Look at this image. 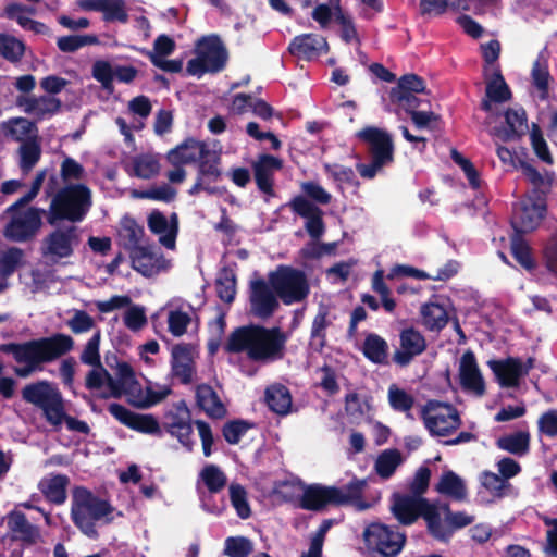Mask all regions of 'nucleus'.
I'll use <instances>...</instances> for the list:
<instances>
[{
  "mask_svg": "<svg viewBox=\"0 0 557 557\" xmlns=\"http://www.w3.org/2000/svg\"><path fill=\"white\" fill-rule=\"evenodd\" d=\"M287 335L278 327L250 324L235 329L224 346L226 352H246L255 362H273L284 358Z\"/></svg>",
  "mask_w": 557,
  "mask_h": 557,
  "instance_id": "1",
  "label": "nucleus"
},
{
  "mask_svg": "<svg viewBox=\"0 0 557 557\" xmlns=\"http://www.w3.org/2000/svg\"><path fill=\"white\" fill-rule=\"evenodd\" d=\"M73 338L63 333L30 339L24 343L0 344V352L12 355L23 367L14 368V373L22 379L30 376L34 372L42 370V363L52 362L73 349Z\"/></svg>",
  "mask_w": 557,
  "mask_h": 557,
  "instance_id": "2",
  "label": "nucleus"
},
{
  "mask_svg": "<svg viewBox=\"0 0 557 557\" xmlns=\"http://www.w3.org/2000/svg\"><path fill=\"white\" fill-rule=\"evenodd\" d=\"M367 481L354 478L343 487L321 484L306 485L298 499V507L309 511H321L329 505H354L358 510H366L369 504L363 500Z\"/></svg>",
  "mask_w": 557,
  "mask_h": 557,
  "instance_id": "3",
  "label": "nucleus"
},
{
  "mask_svg": "<svg viewBox=\"0 0 557 557\" xmlns=\"http://www.w3.org/2000/svg\"><path fill=\"white\" fill-rule=\"evenodd\" d=\"M115 508L106 499L95 495L84 486H77L73 491L71 504V519L74 525L87 537L97 540L99 532L98 522L109 524L114 520Z\"/></svg>",
  "mask_w": 557,
  "mask_h": 557,
  "instance_id": "4",
  "label": "nucleus"
},
{
  "mask_svg": "<svg viewBox=\"0 0 557 557\" xmlns=\"http://www.w3.org/2000/svg\"><path fill=\"white\" fill-rule=\"evenodd\" d=\"M92 206L91 190L82 183L69 184L57 191L46 214L47 223L55 226L60 221L82 222Z\"/></svg>",
  "mask_w": 557,
  "mask_h": 557,
  "instance_id": "5",
  "label": "nucleus"
},
{
  "mask_svg": "<svg viewBox=\"0 0 557 557\" xmlns=\"http://www.w3.org/2000/svg\"><path fill=\"white\" fill-rule=\"evenodd\" d=\"M357 137L368 145L371 156V162L358 163L357 171L361 177L372 180L382 168L394 162L395 148L392 135L385 129L367 126L357 133Z\"/></svg>",
  "mask_w": 557,
  "mask_h": 557,
  "instance_id": "6",
  "label": "nucleus"
},
{
  "mask_svg": "<svg viewBox=\"0 0 557 557\" xmlns=\"http://www.w3.org/2000/svg\"><path fill=\"white\" fill-rule=\"evenodd\" d=\"M269 284L284 305H292L305 300L310 286L304 271L290 265H277L268 274Z\"/></svg>",
  "mask_w": 557,
  "mask_h": 557,
  "instance_id": "7",
  "label": "nucleus"
},
{
  "mask_svg": "<svg viewBox=\"0 0 557 557\" xmlns=\"http://www.w3.org/2000/svg\"><path fill=\"white\" fill-rule=\"evenodd\" d=\"M546 196L540 189L533 188L513 206L511 226L517 234L535 230L546 214Z\"/></svg>",
  "mask_w": 557,
  "mask_h": 557,
  "instance_id": "8",
  "label": "nucleus"
},
{
  "mask_svg": "<svg viewBox=\"0 0 557 557\" xmlns=\"http://www.w3.org/2000/svg\"><path fill=\"white\" fill-rule=\"evenodd\" d=\"M22 398L39 408L49 424L53 418L60 417L61 408L65 405L57 385L46 380L25 385L22 389Z\"/></svg>",
  "mask_w": 557,
  "mask_h": 557,
  "instance_id": "9",
  "label": "nucleus"
},
{
  "mask_svg": "<svg viewBox=\"0 0 557 557\" xmlns=\"http://www.w3.org/2000/svg\"><path fill=\"white\" fill-rule=\"evenodd\" d=\"M421 418L432 435L447 436L461 425L459 412L455 406L440 400H428L421 410Z\"/></svg>",
  "mask_w": 557,
  "mask_h": 557,
  "instance_id": "10",
  "label": "nucleus"
},
{
  "mask_svg": "<svg viewBox=\"0 0 557 557\" xmlns=\"http://www.w3.org/2000/svg\"><path fill=\"white\" fill-rule=\"evenodd\" d=\"M391 509L394 517L404 525H410L421 517L424 519L430 533V529L434 524L435 504L430 503L424 497L396 493L393 495Z\"/></svg>",
  "mask_w": 557,
  "mask_h": 557,
  "instance_id": "11",
  "label": "nucleus"
},
{
  "mask_svg": "<svg viewBox=\"0 0 557 557\" xmlns=\"http://www.w3.org/2000/svg\"><path fill=\"white\" fill-rule=\"evenodd\" d=\"M160 426L172 437L177 438L187 451H193L195 440L193 438L191 412L185 400L182 399L171 406L163 414Z\"/></svg>",
  "mask_w": 557,
  "mask_h": 557,
  "instance_id": "12",
  "label": "nucleus"
},
{
  "mask_svg": "<svg viewBox=\"0 0 557 557\" xmlns=\"http://www.w3.org/2000/svg\"><path fill=\"white\" fill-rule=\"evenodd\" d=\"M47 212L38 207H28L23 212L11 214L5 224L3 235L7 239L15 243L33 240L42 226V215Z\"/></svg>",
  "mask_w": 557,
  "mask_h": 557,
  "instance_id": "13",
  "label": "nucleus"
},
{
  "mask_svg": "<svg viewBox=\"0 0 557 557\" xmlns=\"http://www.w3.org/2000/svg\"><path fill=\"white\" fill-rule=\"evenodd\" d=\"M363 536L367 546L383 557L397 556L406 542L405 533L399 532L397 528L394 529L380 522L368 525Z\"/></svg>",
  "mask_w": 557,
  "mask_h": 557,
  "instance_id": "14",
  "label": "nucleus"
},
{
  "mask_svg": "<svg viewBox=\"0 0 557 557\" xmlns=\"http://www.w3.org/2000/svg\"><path fill=\"white\" fill-rule=\"evenodd\" d=\"M79 244V234L75 225L58 227L44 237L40 253L53 262L67 259L74 255Z\"/></svg>",
  "mask_w": 557,
  "mask_h": 557,
  "instance_id": "15",
  "label": "nucleus"
},
{
  "mask_svg": "<svg viewBox=\"0 0 557 557\" xmlns=\"http://www.w3.org/2000/svg\"><path fill=\"white\" fill-rule=\"evenodd\" d=\"M221 178V154L208 149L197 162V177L194 185L188 189V194L196 196L200 191H206L208 195H222L225 188L212 185Z\"/></svg>",
  "mask_w": 557,
  "mask_h": 557,
  "instance_id": "16",
  "label": "nucleus"
},
{
  "mask_svg": "<svg viewBox=\"0 0 557 557\" xmlns=\"http://www.w3.org/2000/svg\"><path fill=\"white\" fill-rule=\"evenodd\" d=\"M290 210L306 219L305 228L312 239H319L325 232L323 210L302 195H297L287 203Z\"/></svg>",
  "mask_w": 557,
  "mask_h": 557,
  "instance_id": "17",
  "label": "nucleus"
},
{
  "mask_svg": "<svg viewBox=\"0 0 557 557\" xmlns=\"http://www.w3.org/2000/svg\"><path fill=\"white\" fill-rule=\"evenodd\" d=\"M278 296L273 290L269 281L263 278L251 281L250 283V306L255 315L261 319H268L278 309Z\"/></svg>",
  "mask_w": 557,
  "mask_h": 557,
  "instance_id": "18",
  "label": "nucleus"
},
{
  "mask_svg": "<svg viewBox=\"0 0 557 557\" xmlns=\"http://www.w3.org/2000/svg\"><path fill=\"white\" fill-rule=\"evenodd\" d=\"M108 411L121 424L134 431L151 435L161 433L160 423L152 414L136 413L117 403L110 404Z\"/></svg>",
  "mask_w": 557,
  "mask_h": 557,
  "instance_id": "19",
  "label": "nucleus"
},
{
  "mask_svg": "<svg viewBox=\"0 0 557 557\" xmlns=\"http://www.w3.org/2000/svg\"><path fill=\"white\" fill-rule=\"evenodd\" d=\"M424 335L413 326L404 327L399 333V349L395 350L393 360L400 367H407L416 357L426 350Z\"/></svg>",
  "mask_w": 557,
  "mask_h": 557,
  "instance_id": "20",
  "label": "nucleus"
},
{
  "mask_svg": "<svg viewBox=\"0 0 557 557\" xmlns=\"http://www.w3.org/2000/svg\"><path fill=\"white\" fill-rule=\"evenodd\" d=\"M197 54H199L209 66V73L221 72L227 62V50L218 35L203 36L197 42Z\"/></svg>",
  "mask_w": 557,
  "mask_h": 557,
  "instance_id": "21",
  "label": "nucleus"
},
{
  "mask_svg": "<svg viewBox=\"0 0 557 557\" xmlns=\"http://www.w3.org/2000/svg\"><path fill=\"white\" fill-rule=\"evenodd\" d=\"M459 381L463 391L471 392L479 397H482L486 392L484 377L475 355L471 350L465 351L460 358Z\"/></svg>",
  "mask_w": 557,
  "mask_h": 557,
  "instance_id": "22",
  "label": "nucleus"
},
{
  "mask_svg": "<svg viewBox=\"0 0 557 557\" xmlns=\"http://www.w3.org/2000/svg\"><path fill=\"white\" fill-rule=\"evenodd\" d=\"M473 521L474 516L468 515L466 511H456L447 517V519H442L441 512L435 505L434 524L431 527L429 534L440 542L447 543L457 530L472 524Z\"/></svg>",
  "mask_w": 557,
  "mask_h": 557,
  "instance_id": "23",
  "label": "nucleus"
},
{
  "mask_svg": "<svg viewBox=\"0 0 557 557\" xmlns=\"http://www.w3.org/2000/svg\"><path fill=\"white\" fill-rule=\"evenodd\" d=\"M148 228L152 234L159 235V242L168 249L175 248L178 234V215L173 212L168 218L158 209L152 210L147 218Z\"/></svg>",
  "mask_w": 557,
  "mask_h": 557,
  "instance_id": "24",
  "label": "nucleus"
},
{
  "mask_svg": "<svg viewBox=\"0 0 557 557\" xmlns=\"http://www.w3.org/2000/svg\"><path fill=\"white\" fill-rule=\"evenodd\" d=\"M196 366L193 357V348L189 344H176L171 351V374L181 384L188 385L193 382Z\"/></svg>",
  "mask_w": 557,
  "mask_h": 557,
  "instance_id": "25",
  "label": "nucleus"
},
{
  "mask_svg": "<svg viewBox=\"0 0 557 557\" xmlns=\"http://www.w3.org/2000/svg\"><path fill=\"white\" fill-rule=\"evenodd\" d=\"M283 168V161L272 154H260L258 160L252 163L255 182L258 189L267 196L273 197L274 193V172Z\"/></svg>",
  "mask_w": 557,
  "mask_h": 557,
  "instance_id": "26",
  "label": "nucleus"
},
{
  "mask_svg": "<svg viewBox=\"0 0 557 557\" xmlns=\"http://www.w3.org/2000/svg\"><path fill=\"white\" fill-rule=\"evenodd\" d=\"M288 51L298 59L310 61L322 53H326L329 51V44L322 35L313 33L301 34L290 40Z\"/></svg>",
  "mask_w": 557,
  "mask_h": 557,
  "instance_id": "27",
  "label": "nucleus"
},
{
  "mask_svg": "<svg viewBox=\"0 0 557 557\" xmlns=\"http://www.w3.org/2000/svg\"><path fill=\"white\" fill-rule=\"evenodd\" d=\"M504 116L506 126L495 127V136L505 143L521 139L528 131L525 110L522 107L517 109L508 108Z\"/></svg>",
  "mask_w": 557,
  "mask_h": 557,
  "instance_id": "28",
  "label": "nucleus"
},
{
  "mask_svg": "<svg viewBox=\"0 0 557 557\" xmlns=\"http://www.w3.org/2000/svg\"><path fill=\"white\" fill-rule=\"evenodd\" d=\"M208 149L205 141L188 137L168 152L166 160L172 165L196 163Z\"/></svg>",
  "mask_w": 557,
  "mask_h": 557,
  "instance_id": "29",
  "label": "nucleus"
},
{
  "mask_svg": "<svg viewBox=\"0 0 557 557\" xmlns=\"http://www.w3.org/2000/svg\"><path fill=\"white\" fill-rule=\"evenodd\" d=\"M488 368L495 374L498 384L502 387L512 388L518 387L520 379L522 377L520 358L507 357L500 360H488Z\"/></svg>",
  "mask_w": 557,
  "mask_h": 557,
  "instance_id": "30",
  "label": "nucleus"
},
{
  "mask_svg": "<svg viewBox=\"0 0 557 557\" xmlns=\"http://www.w3.org/2000/svg\"><path fill=\"white\" fill-rule=\"evenodd\" d=\"M16 104L23 108L24 112L34 115L37 120L55 114L61 108V101L50 96H24L16 97Z\"/></svg>",
  "mask_w": 557,
  "mask_h": 557,
  "instance_id": "31",
  "label": "nucleus"
},
{
  "mask_svg": "<svg viewBox=\"0 0 557 557\" xmlns=\"http://www.w3.org/2000/svg\"><path fill=\"white\" fill-rule=\"evenodd\" d=\"M196 405L211 419H223L227 410L218 393L209 384H199L195 392Z\"/></svg>",
  "mask_w": 557,
  "mask_h": 557,
  "instance_id": "32",
  "label": "nucleus"
},
{
  "mask_svg": "<svg viewBox=\"0 0 557 557\" xmlns=\"http://www.w3.org/2000/svg\"><path fill=\"white\" fill-rule=\"evenodd\" d=\"M132 268L144 275L151 277L160 270V258L156 251L149 246H139L129 251Z\"/></svg>",
  "mask_w": 557,
  "mask_h": 557,
  "instance_id": "33",
  "label": "nucleus"
},
{
  "mask_svg": "<svg viewBox=\"0 0 557 557\" xmlns=\"http://www.w3.org/2000/svg\"><path fill=\"white\" fill-rule=\"evenodd\" d=\"M7 525L13 534V539L20 540L28 545L35 544L38 537V531L33 525L23 511L11 510L7 515Z\"/></svg>",
  "mask_w": 557,
  "mask_h": 557,
  "instance_id": "34",
  "label": "nucleus"
},
{
  "mask_svg": "<svg viewBox=\"0 0 557 557\" xmlns=\"http://www.w3.org/2000/svg\"><path fill=\"white\" fill-rule=\"evenodd\" d=\"M264 400L269 409L278 416H286L290 412L293 405L292 394L283 384H273L265 388Z\"/></svg>",
  "mask_w": 557,
  "mask_h": 557,
  "instance_id": "35",
  "label": "nucleus"
},
{
  "mask_svg": "<svg viewBox=\"0 0 557 557\" xmlns=\"http://www.w3.org/2000/svg\"><path fill=\"white\" fill-rule=\"evenodd\" d=\"M5 136L21 144L30 138H39L38 127L35 122L26 117H14L2 124Z\"/></svg>",
  "mask_w": 557,
  "mask_h": 557,
  "instance_id": "36",
  "label": "nucleus"
},
{
  "mask_svg": "<svg viewBox=\"0 0 557 557\" xmlns=\"http://www.w3.org/2000/svg\"><path fill=\"white\" fill-rule=\"evenodd\" d=\"M531 435L528 431H517L496 440L497 448L517 457H523L530 451Z\"/></svg>",
  "mask_w": 557,
  "mask_h": 557,
  "instance_id": "37",
  "label": "nucleus"
},
{
  "mask_svg": "<svg viewBox=\"0 0 557 557\" xmlns=\"http://www.w3.org/2000/svg\"><path fill=\"white\" fill-rule=\"evenodd\" d=\"M420 314L422 324L431 332H441L449 321L446 308L436 302L424 304L421 307Z\"/></svg>",
  "mask_w": 557,
  "mask_h": 557,
  "instance_id": "38",
  "label": "nucleus"
},
{
  "mask_svg": "<svg viewBox=\"0 0 557 557\" xmlns=\"http://www.w3.org/2000/svg\"><path fill=\"white\" fill-rule=\"evenodd\" d=\"M70 479L65 474H55L39 483V490L45 498L55 505H62L66 500V486Z\"/></svg>",
  "mask_w": 557,
  "mask_h": 557,
  "instance_id": "39",
  "label": "nucleus"
},
{
  "mask_svg": "<svg viewBox=\"0 0 557 557\" xmlns=\"http://www.w3.org/2000/svg\"><path fill=\"white\" fill-rule=\"evenodd\" d=\"M362 354L372 363L385 364L388 358V344L382 336L369 333L363 341Z\"/></svg>",
  "mask_w": 557,
  "mask_h": 557,
  "instance_id": "40",
  "label": "nucleus"
},
{
  "mask_svg": "<svg viewBox=\"0 0 557 557\" xmlns=\"http://www.w3.org/2000/svg\"><path fill=\"white\" fill-rule=\"evenodd\" d=\"M329 314L330 312L327 307L320 306L312 321L310 346L319 352L322 351L326 345V329L331 325Z\"/></svg>",
  "mask_w": 557,
  "mask_h": 557,
  "instance_id": "41",
  "label": "nucleus"
},
{
  "mask_svg": "<svg viewBox=\"0 0 557 557\" xmlns=\"http://www.w3.org/2000/svg\"><path fill=\"white\" fill-rule=\"evenodd\" d=\"M436 490L441 494L450 496L458 502L466 500L468 495L463 480L451 470L445 471L442 474Z\"/></svg>",
  "mask_w": 557,
  "mask_h": 557,
  "instance_id": "42",
  "label": "nucleus"
},
{
  "mask_svg": "<svg viewBox=\"0 0 557 557\" xmlns=\"http://www.w3.org/2000/svg\"><path fill=\"white\" fill-rule=\"evenodd\" d=\"M531 78L533 86L540 92V99L546 100L549 94V82L552 81V75L548 69V61L543 53H540L533 62Z\"/></svg>",
  "mask_w": 557,
  "mask_h": 557,
  "instance_id": "43",
  "label": "nucleus"
},
{
  "mask_svg": "<svg viewBox=\"0 0 557 557\" xmlns=\"http://www.w3.org/2000/svg\"><path fill=\"white\" fill-rule=\"evenodd\" d=\"M41 145L39 138L24 140L18 148V165L23 174H28L38 163L41 157Z\"/></svg>",
  "mask_w": 557,
  "mask_h": 557,
  "instance_id": "44",
  "label": "nucleus"
},
{
  "mask_svg": "<svg viewBox=\"0 0 557 557\" xmlns=\"http://www.w3.org/2000/svg\"><path fill=\"white\" fill-rule=\"evenodd\" d=\"M144 235V227L139 225L135 219L124 218L119 232V237L121 239V245L126 251L129 252L131 250L141 246L140 240Z\"/></svg>",
  "mask_w": 557,
  "mask_h": 557,
  "instance_id": "45",
  "label": "nucleus"
},
{
  "mask_svg": "<svg viewBox=\"0 0 557 557\" xmlns=\"http://www.w3.org/2000/svg\"><path fill=\"white\" fill-rule=\"evenodd\" d=\"M485 96L496 103H503L511 99V90L505 82L500 69L497 67L492 78L486 83Z\"/></svg>",
  "mask_w": 557,
  "mask_h": 557,
  "instance_id": "46",
  "label": "nucleus"
},
{
  "mask_svg": "<svg viewBox=\"0 0 557 557\" xmlns=\"http://www.w3.org/2000/svg\"><path fill=\"white\" fill-rule=\"evenodd\" d=\"M401 462L403 457L398 449H385L379 455L374 468L380 478L389 479Z\"/></svg>",
  "mask_w": 557,
  "mask_h": 557,
  "instance_id": "47",
  "label": "nucleus"
},
{
  "mask_svg": "<svg viewBox=\"0 0 557 557\" xmlns=\"http://www.w3.org/2000/svg\"><path fill=\"white\" fill-rule=\"evenodd\" d=\"M511 255L516 261L527 271H533L536 268V262L532 257L531 248L523 239L522 234H517L511 238Z\"/></svg>",
  "mask_w": 557,
  "mask_h": 557,
  "instance_id": "48",
  "label": "nucleus"
},
{
  "mask_svg": "<svg viewBox=\"0 0 557 557\" xmlns=\"http://www.w3.org/2000/svg\"><path fill=\"white\" fill-rule=\"evenodd\" d=\"M160 172V162L156 156L139 154L133 159V175L143 180H150Z\"/></svg>",
  "mask_w": 557,
  "mask_h": 557,
  "instance_id": "49",
  "label": "nucleus"
},
{
  "mask_svg": "<svg viewBox=\"0 0 557 557\" xmlns=\"http://www.w3.org/2000/svg\"><path fill=\"white\" fill-rule=\"evenodd\" d=\"M25 53V44L14 36L0 34V55L11 63H17Z\"/></svg>",
  "mask_w": 557,
  "mask_h": 557,
  "instance_id": "50",
  "label": "nucleus"
},
{
  "mask_svg": "<svg viewBox=\"0 0 557 557\" xmlns=\"http://www.w3.org/2000/svg\"><path fill=\"white\" fill-rule=\"evenodd\" d=\"M426 89L425 81L413 73L403 75L397 85L389 91L391 96L409 95V94H423Z\"/></svg>",
  "mask_w": 557,
  "mask_h": 557,
  "instance_id": "51",
  "label": "nucleus"
},
{
  "mask_svg": "<svg viewBox=\"0 0 557 557\" xmlns=\"http://www.w3.org/2000/svg\"><path fill=\"white\" fill-rule=\"evenodd\" d=\"M334 18L341 26L339 37L345 44H351L352 41L360 44V38L351 15L344 12L341 5L335 8Z\"/></svg>",
  "mask_w": 557,
  "mask_h": 557,
  "instance_id": "52",
  "label": "nucleus"
},
{
  "mask_svg": "<svg viewBox=\"0 0 557 557\" xmlns=\"http://www.w3.org/2000/svg\"><path fill=\"white\" fill-rule=\"evenodd\" d=\"M98 44L99 38L94 34L62 36L57 40L58 49L65 53H73L85 46Z\"/></svg>",
  "mask_w": 557,
  "mask_h": 557,
  "instance_id": "53",
  "label": "nucleus"
},
{
  "mask_svg": "<svg viewBox=\"0 0 557 557\" xmlns=\"http://www.w3.org/2000/svg\"><path fill=\"white\" fill-rule=\"evenodd\" d=\"M215 288L218 297L226 302L231 304L235 299L236 295V275L235 273L224 268L220 276L216 278Z\"/></svg>",
  "mask_w": 557,
  "mask_h": 557,
  "instance_id": "54",
  "label": "nucleus"
},
{
  "mask_svg": "<svg viewBox=\"0 0 557 557\" xmlns=\"http://www.w3.org/2000/svg\"><path fill=\"white\" fill-rule=\"evenodd\" d=\"M200 478L212 494L221 492L227 483L225 473L215 465L205 466L200 472Z\"/></svg>",
  "mask_w": 557,
  "mask_h": 557,
  "instance_id": "55",
  "label": "nucleus"
},
{
  "mask_svg": "<svg viewBox=\"0 0 557 557\" xmlns=\"http://www.w3.org/2000/svg\"><path fill=\"white\" fill-rule=\"evenodd\" d=\"M230 499L240 519H248L251 516L247 491L243 485L238 483H232L230 485Z\"/></svg>",
  "mask_w": 557,
  "mask_h": 557,
  "instance_id": "56",
  "label": "nucleus"
},
{
  "mask_svg": "<svg viewBox=\"0 0 557 557\" xmlns=\"http://www.w3.org/2000/svg\"><path fill=\"white\" fill-rule=\"evenodd\" d=\"M116 379L127 388V396L135 397L136 394H140L141 385L137 381L134 369L129 363L125 361L117 362Z\"/></svg>",
  "mask_w": 557,
  "mask_h": 557,
  "instance_id": "57",
  "label": "nucleus"
},
{
  "mask_svg": "<svg viewBox=\"0 0 557 557\" xmlns=\"http://www.w3.org/2000/svg\"><path fill=\"white\" fill-rule=\"evenodd\" d=\"M24 251L18 247L8 248L0 257V276L9 277L22 264Z\"/></svg>",
  "mask_w": 557,
  "mask_h": 557,
  "instance_id": "58",
  "label": "nucleus"
},
{
  "mask_svg": "<svg viewBox=\"0 0 557 557\" xmlns=\"http://www.w3.org/2000/svg\"><path fill=\"white\" fill-rule=\"evenodd\" d=\"M251 428L252 423H249L248 421L242 419L231 420L223 425L222 434L228 444L236 445Z\"/></svg>",
  "mask_w": 557,
  "mask_h": 557,
  "instance_id": "59",
  "label": "nucleus"
},
{
  "mask_svg": "<svg viewBox=\"0 0 557 557\" xmlns=\"http://www.w3.org/2000/svg\"><path fill=\"white\" fill-rule=\"evenodd\" d=\"M92 77L99 82L104 90L113 91L114 69L110 62L97 60L91 67Z\"/></svg>",
  "mask_w": 557,
  "mask_h": 557,
  "instance_id": "60",
  "label": "nucleus"
},
{
  "mask_svg": "<svg viewBox=\"0 0 557 557\" xmlns=\"http://www.w3.org/2000/svg\"><path fill=\"white\" fill-rule=\"evenodd\" d=\"M530 141L534 153L545 163L552 164L553 157L548 149L547 143L543 136L541 127L533 123L530 132Z\"/></svg>",
  "mask_w": 557,
  "mask_h": 557,
  "instance_id": "61",
  "label": "nucleus"
},
{
  "mask_svg": "<svg viewBox=\"0 0 557 557\" xmlns=\"http://www.w3.org/2000/svg\"><path fill=\"white\" fill-rule=\"evenodd\" d=\"M305 487V483L300 480H285L276 483L274 493L286 503H298L299 492Z\"/></svg>",
  "mask_w": 557,
  "mask_h": 557,
  "instance_id": "62",
  "label": "nucleus"
},
{
  "mask_svg": "<svg viewBox=\"0 0 557 557\" xmlns=\"http://www.w3.org/2000/svg\"><path fill=\"white\" fill-rule=\"evenodd\" d=\"M301 191L308 200L314 205H329L332 201V195L319 183L313 181L304 182L300 186Z\"/></svg>",
  "mask_w": 557,
  "mask_h": 557,
  "instance_id": "63",
  "label": "nucleus"
},
{
  "mask_svg": "<svg viewBox=\"0 0 557 557\" xmlns=\"http://www.w3.org/2000/svg\"><path fill=\"white\" fill-rule=\"evenodd\" d=\"M252 552V543L244 536H230L225 540L224 553L228 557H248Z\"/></svg>",
  "mask_w": 557,
  "mask_h": 557,
  "instance_id": "64",
  "label": "nucleus"
}]
</instances>
